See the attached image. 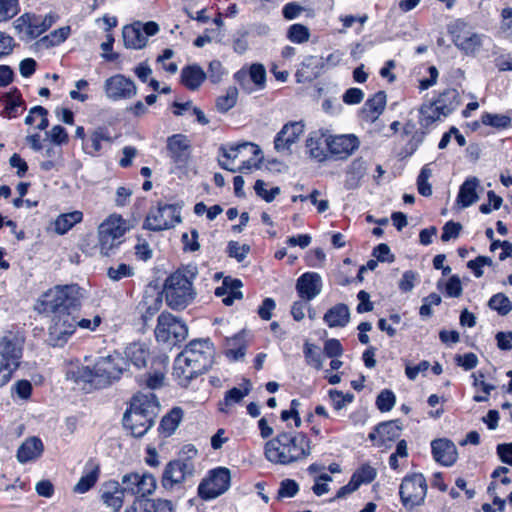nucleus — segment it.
<instances>
[{"instance_id": "obj_45", "label": "nucleus", "mask_w": 512, "mask_h": 512, "mask_svg": "<svg viewBox=\"0 0 512 512\" xmlns=\"http://www.w3.org/2000/svg\"><path fill=\"white\" fill-rule=\"evenodd\" d=\"M99 477V468L94 466L89 472L83 475L75 484L73 491L75 493L83 494L89 491L97 482Z\"/></svg>"}, {"instance_id": "obj_35", "label": "nucleus", "mask_w": 512, "mask_h": 512, "mask_svg": "<svg viewBox=\"0 0 512 512\" xmlns=\"http://www.w3.org/2000/svg\"><path fill=\"white\" fill-rule=\"evenodd\" d=\"M479 180L476 177L468 178L460 186L457 196V203L466 208L474 204L478 200L477 187Z\"/></svg>"}, {"instance_id": "obj_48", "label": "nucleus", "mask_w": 512, "mask_h": 512, "mask_svg": "<svg viewBox=\"0 0 512 512\" xmlns=\"http://www.w3.org/2000/svg\"><path fill=\"white\" fill-rule=\"evenodd\" d=\"M377 475L376 469L368 464H363L359 467L352 475V481L357 484V487L361 484H368L372 482Z\"/></svg>"}, {"instance_id": "obj_25", "label": "nucleus", "mask_w": 512, "mask_h": 512, "mask_svg": "<svg viewBox=\"0 0 512 512\" xmlns=\"http://www.w3.org/2000/svg\"><path fill=\"white\" fill-rule=\"evenodd\" d=\"M204 373L202 370H197L191 361L180 353L174 361L173 377L180 386L187 387L191 380Z\"/></svg>"}, {"instance_id": "obj_44", "label": "nucleus", "mask_w": 512, "mask_h": 512, "mask_svg": "<svg viewBox=\"0 0 512 512\" xmlns=\"http://www.w3.org/2000/svg\"><path fill=\"white\" fill-rule=\"evenodd\" d=\"M442 118H445L444 114L441 113L435 101L422 104L420 108L421 126L429 127L430 125H432L436 121L441 120Z\"/></svg>"}, {"instance_id": "obj_54", "label": "nucleus", "mask_w": 512, "mask_h": 512, "mask_svg": "<svg viewBox=\"0 0 512 512\" xmlns=\"http://www.w3.org/2000/svg\"><path fill=\"white\" fill-rule=\"evenodd\" d=\"M34 114H37V116L41 118L37 128L39 130H45L49 125V121L47 119L48 111L42 106H35L31 108L25 118V123L27 125H32L34 123Z\"/></svg>"}, {"instance_id": "obj_6", "label": "nucleus", "mask_w": 512, "mask_h": 512, "mask_svg": "<svg viewBox=\"0 0 512 512\" xmlns=\"http://www.w3.org/2000/svg\"><path fill=\"white\" fill-rule=\"evenodd\" d=\"M24 338L9 332L0 338V387L9 382L22 356Z\"/></svg>"}, {"instance_id": "obj_31", "label": "nucleus", "mask_w": 512, "mask_h": 512, "mask_svg": "<svg viewBox=\"0 0 512 512\" xmlns=\"http://www.w3.org/2000/svg\"><path fill=\"white\" fill-rule=\"evenodd\" d=\"M242 282L238 279L225 278L222 286L216 288L215 295L223 297L222 301L226 306H230L234 303L235 299H241L243 297L240 288Z\"/></svg>"}, {"instance_id": "obj_57", "label": "nucleus", "mask_w": 512, "mask_h": 512, "mask_svg": "<svg viewBox=\"0 0 512 512\" xmlns=\"http://www.w3.org/2000/svg\"><path fill=\"white\" fill-rule=\"evenodd\" d=\"M396 402L394 393L391 390H383L377 396L376 405L381 412L390 411Z\"/></svg>"}, {"instance_id": "obj_51", "label": "nucleus", "mask_w": 512, "mask_h": 512, "mask_svg": "<svg viewBox=\"0 0 512 512\" xmlns=\"http://www.w3.org/2000/svg\"><path fill=\"white\" fill-rule=\"evenodd\" d=\"M18 0H0V22L12 19L19 13Z\"/></svg>"}, {"instance_id": "obj_3", "label": "nucleus", "mask_w": 512, "mask_h": 512, "mask_svg": "<svg viewBox=\"0 0 512 512\" xmlns=\"http://www.w3.org/2000/svg\"><path fill=\"white\" fill-rule=\"evenodd\" d=\"M160 406L153 393L135 395L124 413L123 426L134 437H142L153 426Z\"/></svg>"}, {"instance_id": "obj_61", "label": "nucleus", "mask_w": 512, "mask_h": 512, "mask_svg": "<svg viewBox=\"0 0 512 512\" xmlns=\"http://www.w3.org/2000/svg\"><path fill=\"white\" fill-rule=\"evenodd\" d=\"M329 397L332 401L335 410L339 411L343 409L348 403H351L354 399L353 394H343L338 390H330Z\"/></svg>"}, {"instance_id": "obj_37", "label": "nucleus", "mask_w": 512, "mask_h": 512, "mask_svg": "<svg viewBox=\"0 0 512 512\" xmlns=\"http://www.w3.org/2000/svg\"><path fill=\"white\" fill-rule=\"evenodd\" d=\"M434 101L444 117H447L460 105V95L456 89H446Z\"/></svg>"}, {"instance_id": "obj_36", "label": "nucleus", "mask_w": 512, "mask_h": 512, "mask_svg": "<svg viewBox=\"0 0 512 512\" xmlns=\"http://www.w3.org/2000/svg\"><path fill=\"white\" fill-rule=\"evenodd\" d=\"M206 74L198 65L184 67L181 71V82L189 90H197L204 82Z\"/></svg>"}, {"instance_id": "obj_64", "label": "nucleus", "mask_w": 512, "mask_h": 512, "mask_svg": "<svg viewBox=\"0 0 512 512\" xmlns=\"http://www.w3.org/2000/svg\"><path fill=\"white\" fill-rule=\"evenodd\" d=\"M152 500L146 498H137L125 512H152Z\"/></svg>"}, {"instance_id": "obj_26", "label": "nucleus", "mask_w": 512, "mask_h": 512, "mask_svg": "<svg viewBox=\"0 0 512 512\" xmlns=\"http://www.w3.org/2000/svg\"><path fill=\"white\" fill-rule=\"evenodd\" d=\"M204 373L202 370H197L191 361L180 353L174 361L173 377L180 386L187 387L191 380Z\"/></svg>"}, {"instance_id": "obj_62", "label": "nucleus", "mask_w": 512, "mask_h": 512, "mask_svg": "<svg viewBox=\"0 0 512 512\" xmlns=\"http://www.w3.org/2000/svg\"><path fill=\"white\" fill-rule=\"evenodd\" d=\"M11 392L22 400H28L32 393V384L28 380H19L13 384Z\"/></svg>"}, {"instance_id": "obj_55", "label": "nucleus", "mask_w": 512, "mask_h": 512, "mask_svg": "<svg viewBox=\"0 0 512 512\" xmlns=\"http://www.w3.org/2000/svg\"><path fill=\"white\" fill-rule=\"evenodd\" d=\"M107 275L112 281H120L134 275V269L130 265L121 263L107 270Z\"/></svg>"}, {"instance_id": "obj_9", "label": "nucleus", "mask_w": 512, "mask_h": 512, "mask_svg": "<svg viewBox=\"0 0 512 512\" xmlns=\"http://www.w3.org/2000/svg\"><path fill=\"white\" fill-rule=\"evenodd\" d=\"M188 328L186 324L171 313H161L157 319L155 336L158 342L174 346L186 339Z\"/></svg>"}, {"instance_id": "obj_11", "label": "nucleus", "mask_w": 512, "mask_h": 512, "mask_svg": "<svg viewBox=\"0 0 512 512\" xmlns=\"http://www.w3.org/2000/svg\"><path fill=\"white\" fill-rule=\"evenodd\" d=\"M76 331V316L71 312L54 315L48 329L47 343L52 347H63Z\"/></svg>"}, {"instance_id": "obj_23", "label": "nucleus", "mask_w": 512, "mask_h": 512, "mask_svg": "<svg viewBox=\"0 0 512 512\" xmlns=\"http://www.w3.org/2000/svg\"><path fill=\"white\" fill-rule=\"evenodd\" d=\"M402 427L398 421H387L380 423L369 434V439L373 442L374 446H390L392 442L399 438Z\"/></svg>"}, {"instance_id": "obj_42", "label": "nucleus", "mask_w": 512, "mask_h": 512, "mask_svg": "<svg viewBox=\"0 0 512 512\" xmlns=\"http://www.w3.org/2000/svg\"><path fill=\"white\" fill-rule=\"evenodd\" d=\"M183 417V411L179 407L173 408L168 414H166L160 423L159 430L165 436H171L179 426V423Z\"/></svg>"}, {"instance_id": "obj_59", "label": "nucleus", "mask_w": 512, "mask_h": 512, "mask_svg": "<svg viewBox=\"0 0 512 512\" xmlns=\"http://www.w3.org/2000/svg\"><path fill=\"white\" fill-rule=\"evenodd\" d=\"M256 194L266 202H272L280 194L279 187H273L269 191L266 189V183L263 180H257L254 185Z\"/></svg>"}, {"instance_id": "obj_27", "label": "nucleus", "mask_w": 512, "mask_h": 512, "mask_svg": "<svg viewBox=\"0 0 512 512\" xmlns=\"http://www.w3.org/2000/svg\"><path fill=\"white\" fill-rule=\"evenodd\" d=\"M434 459L444 466H451L457 460V449L448 439H437L431 443Z\"/></svg>"}, {"instance_id": "obj_15", "label": "nucleus", "mask_w": 512, "mask_h": 512, "mask_svg": "<svg viewBox=\"0 0 512 512\" xmlns=\"http://www.w3.org/2000/svg\"><path fill=\"white\" fill-rule=\"evenodd\" d=\"M260 154L262 152L259 146L251 142L222 144L218 149V164L223 169L236 172L237 169L230 166L229 161L245 158L248 155L259 156Z\"/></svg>"}, {"instance_id": "obj_17", "label": "nucleus", "mask_w": 512, "mask_h": 512, "mask_svg": "<svg viewBox=\"0 0 512 512\" xmlns=\"http://www.w3.org/2000/svg\"><path fill=\"white\" fill-rule=\"evenodd\" d=\"M125 493L145 498L152 494L157 486L155 477L150 473H129L122 477Z\"/></svg>"}, {"instance_id": "obj_29", "label": "nucleus", "mask_w": 512, "mask_h": 512, "mask_svg": "<svg viewBox=\"0 0 512 512\" xmlns=\"http://www.w3.org/2000/svg\"><path fill=\"white\" fill-rule=\"evenodd\" d=\"M325 69L324 57L317 56H307L302 64L301 68L298 69L296 76L298 77V81L301 82L303 78L304 80H312L317 78Z\"/></svg>"}, {"instance_id": "obj_34", "label": "nucleus", "mask_w": 512, "mask_h": 512, "mask_svg": "<svg viewBox=\"0 0 512 512\" xmlns=\"http://www.w3.org/2000/svg\"><path fill=\"white\" fill-rule=\"evenodd\" d=\"M43 452L42 441L37 437L28 438L17 451V459L20 463H26L37 459Z\"/></svg>"}, {"instance_id": "obj_21", "label": "nucleus", "mask_w": 512, "mask_h": 512, "mask_svg": "<svg viewBox=\"0 0 512 512\" xmlns=\"http://www.w3.org/2000/svg\"><path fill=\"white\" fill-rule=\"evenodd\" d=\"M324 142L329 152L339 159L348 158L360 145L359 139L354 134L328 136Z\"/></svg>"}, {"instance_id": "obj_19", "label": "nucleus", "mask_w": 512, "mask_h": 512, "mask_svg": "<svg viewBox=\"0 0 512 512\" xmlns=\"http://www.w3.org/2000/svg\"><path fill=\"white\" fill-rule=\"evenodd\" d=\"M305 124L303 121H291L286 123L276 134L274 148L278 153L290 155L291 146L297 143L304 133Z\"/></svg>"}, {"instance_id": "obj_13", "label": "nucleus", "mask_w": 512, "mask_h": 512, "mask_svg": "<svg viewBox=\"0 0 512 512\" xmlns=\"http://www.w3.org/2000/svg\"><path fill=\"white\" fill-rule=\"evenodd\" d=\"M194 471V464L189 458L172 460L164 468L161 484L163 488L173 490L191 478Z\"/></svg>"}, {"instance_id": "obj_41", "label": "nucleus", "mask_w": 512, "mask_h": 512, "mask_svg": "<svg viewBox=\"0 0 512 512\" xmlns=\"http://www.w3.org/2000/svg\"><path fill=\"white\" fill-rule=\"evenodd\" d=\"M325 137L324 133H312L306 140V147L311 158L322 162L327 159L326 151L323 147Z\"/></svg>"}, {"instance_id": "obj_22", "label": "nucleus", "mask_w": 512, "mask_h": 512, "mask_svg": "<svg viewBox=\"0 0 512 512\" xmlns=\"http://www.w3.org/2000/svg\"><path fill=\"white\" fill-rule=\"evenodd\" d=\"M167 152L177 166H184L191 153V141L184 134H174L167 138Z\"/></svg>"}, {"instance_id": "obj_16", "label": "nucleus", "mask_w": 512, "mask_h": 512, "mask_svg": "<svg viewBox=\"0 0 512 512\" xmlns=\"http://www.w3.org/2000/svg\"><path fill=\"white\" fill-rule=\"evenodd\" d=\"M53 22L54 20L51 15L42 17L26 13L16 20L15 28L21 34V39L28 41L43 34L51 27Z\"/></svg>"}, {"instance_id": "obj_47", "label": "nucleus", "mask_w": 512, "mask_h": 512, "mask_svg": "<svg viewBox=\"0 0 512 512\" xmlns=\"http://www.w3.org/2000/svg\"><path fill=\"white\" fill-rule=\"evenodd\" d=\"M238 99V89L235 86L227 88L225 95H222L216 100V107L220 112H227L233 108Z\"/></svg>"}, {"instance_id": "obj_49", "label": "nucleus", "mask_w": 512, "mask_h": 512, "mask_svg": "<svg viewBox=\"0 0 512 512\" xmlns=\"http://www.w3.org/2000/svg\"><path fill=\"white\" fill-rule=\"evenodd\" d=\"M488 305L491 309L497 311L500 315L505 316L512 310V302L503 293L493 295Z\"/></svg>"}, {"instance_id": "obj_5", "label": "nucleus", "mask_w": 512, "mask_h": 512, "mask_svg": "<svg viewBox=\"0 0 512 512\" xmlns=\"http://www.w3.org/2000/svg\"><path fill=\"white\" fill-rule=\"evenodd\" d=\"M81 289L76 284L56 285L47 290L38 299V311L59 314L70 312L80 305Z\"/></svg>"}, {"instance_id": "obj_39", "label": "nucleus", "mask_w": 512, "mask_h": 512, "mask_svg": "<svg viewBox=\"0 0 512 512\" xmlns=\"http://www.w3.org/2000/svg\"><path fill=\"white\" fill-rule=\"evenodd\" d=\"M366 165L362 159H355L351 162L346 172L345 188L348 190L356 189L365 175Z\"/></svg>"}, {"instance_id": "obj_40", "label": "nucleus", "mask_w": 512, "mask_h": 512, "mask_svg": "<svg viewBox=\"0 0 512 512\" xmlns=\"http://www.w3.org/2000/svg\"><path fill=\"white\" fill-rule=\"evenodd\" d=\"M83 219L81 211H73L59 215L54 223L55 232L63 235L68 232L74 225L80 223Z\"/></svg>"}, {"instance_id": "obj_50", "label": "nucleus", "mask_w": 512, "mask_h": 512, "mask_svg": "<svg viewBox=\"0 0 512 512\" xmlns=\"http://www.w3.org/2000/svg\"><path fill=\"white\" fill-rule=\"evenodd\" d=\"M287 38L296 44H302L310 39V31L308 27L302 24H293L287 31Z\"/></svg>"}, {"instance_id": "obj_8", "label": "nucleus", "mask_w": 512, "mask_h": 512, "mask_svg": "<svg viewBox=\"0 0 512 512\" xmlns=\"http://www.w3.org/2000/svg\"><path fill=\"white\" fill-rule=\"evenodd\" d=\"M181 222L180 208L173 204L158 203L151 207L143 223L150 231H163L175 227Z\"/></svg>"}, {"instance_id": "obj_33", "label": "nucleus", "mask_w": 512, "mask_h": 512, "mask_svg": "<svg viewBox=\"0 0 512 512\" xmlns=\"http://www.w3.org/2000/svg\"><path fill=\"white\" fill-rule=\"evenodd\" d=\"M124 493L123 487H120L118 482L110 481L104 485L101 498L107 507L118 511L123 505Z\"/></svg>"}, {"instance_id": "obj_43", "label": "nucleus", "mask_w": 512, "mask_h": 512, "mask_svg": "<svg viewBox=\"0 0 512 512\" xmlns=\"http://www.w3.org/2000/svg\"><path fill=\"white\" fill-rule=\"evenodd\" d=\"M251 391V383L246 380L243 388L234 387L226 392L224 402L221 404L220 411L228 412V407L240 403Z\"/></svg>"}, {"instance_id": "obj_32", "label": "nucleus", "mask_w": 512, "mask_h": 512, "mask_svg": "<svg viewBox=\"0 0 512 512\" xmlns=\"http://www.w3.org/2000/svg\"><path fill=\"white\" fill-rule=\"evenodd\" d=\"M386 106V94L379 91L369 98L362 109V116L367 122H374L382 114Z\"/></svg>"}, {"instance_id": "obj_24", "label": "nucleus", "mask_w": 512, "mask_h": 512, "mask_svg": "<svg viewBox=\"0 0 512 512\" xmlns=\"http://www.w3.org/2000/svg\"><path fill=\"white\" fill-rule=\"evenodd\" d=\"M322 278L316 272L302 274L296 282V291L304 301H311L322 291Z\"/></svg>"}, {"instance_id": "obj_58", "label": "nucleus", "mask_w": 512, "mask_h": 512, "mask_svg": "<svg viewBox=\"0 0 512 512\" xmlns=\"http://www.w3.org/2000/svg\"><path fill=\"white\" fill-rule=\"evenodd\" d=\"M249 78L259 89H263L266 82V70L262 64H252L249 68Z\"/></svg>"}, {"instance_id": "obj_46", "label": "nucleus", "mask_w": 512, "mask_h": 512, "mask_svg": "<svg viewBox=\"0 0 512 512\" xmlns=\"http://www.w3.org/2000/svg\"><path fill=\"white\" fill-rule=\"evenodd\" d=\"M303 353L305 361L309 366L315 368L316 370L322 369L323 358L319 348L315 344L306 342L304 344Z\"/></svg>"}, {"instance_id": "obj_28", "label": "nucleus", "mask_w": 512, "mask_h": 512, "mask_svg": "<svg viewBox=\"0 0 512 512\" xmlns=\"http://www.w3.org/2000/svg\"><path fill=\"white\" fill-rule=\"evenodd\" d=\"M122 36L125 47L129 49H142L148 42L147 37L143 33L141 22L124 26Z\"/></svg>"}, {"instance_id": "obj_60", "label": "nucleus", "mask_w": 512, "mask_h": 512, "mask_svg": "<svg viewBox=\"0 0 512 512\" xmlns=\"http://www.w3.org/2000/svg\"><path fill=\"white\" fill-rule=\"evenodd\" d=\"M250 251V246L247 244L240 245L236 241H230L228 243L227 252L232 258H235L238 262H242Z\"/></svg>"}, {"instance_id": "obj_52", "label": "nucleus", "mask_w": 512, "mask_h": 512, "mask_svg": "<svg viewBox=\"0 0 512 512\" xmlns=\"http://www.w3.org/2000/svg\"><path fill=\"white\" fill-rule=\"evenodd\" d=\"M481 121L484 125L495 128H507L511 124L510 117L503 114L484 113Z\"/></svg>"}, {"instance_id": "obj_53", "label": "nucleus", "mask_w": 512, "mask_h": 512, "mask_svg": "<svg viewBox=\"0 0 512 512\" xmlns=\"http://www.w3.org/2000/svg\"><path fill=\"white\" fill-rule=\"evenodd\" d=\"M70 34V27H61L52 31L49 35L43 37L41 39L42 43H45L47 46H57L64 42Z\"/></svg>"}, {"instance_id": "obj_38", "label": "nucleus", "mask_w": 512, "mask_h": 512, "mask_svg": "<svg viewBox=\"0 0 512 512\" xmlns=\"http://www.w3.org/2000/svg\"><path fill=\"white\" fill-rule=\"evenodd\" d=\"M126 361H130L136 367L141 368L146 366L149 357V350L145 343H131L125 349Z\"/></svg>"}, {"instance_id": "obj_1", "label": "nucleus", "mask_w": 512, "mask_h": 512, "mask_svg": "<svg viewBox=\"0 0 512 512\" xmlns=\"http://www.w3.org/2000/svg\"><path fill=\"white\" fill-rule=\"evenodd\" d=\"M311 454V441L304 433L282 432L265 444V456L274 464L290 465Z\"/></svg>"}, {"instance_id": "obj_30", "label": "nucleus", "mask_w": 512, "mask_h": 512, "mask_svg": "<svg viewBox=\"0 0 512 512\" xmlns=\"http://www.w3.org/2000/svg\"><path fill=\"white\" fill-rule=\"evenodd\" d=\"M323 320L330 328H343L350 321V310L347 305L338 303L327 310Z\"/></svg>"}, {"instance_id": "obj_4", "label": "nucleus", "mask_w": 512, "mask_h": 512, "mask_svg": "<svg viewBox=\"0 0 512 512\" xmlns=\"http://www.w3.org/2000/svg\"><path fill=\"white\" fill-rule=\"evenodd\" d=\"M127 361L119 352H113L97 358L92 367L85 366L78 370V378L93 384L96 388H103L113 381L120 379L127 370Z\"/></svg>"}, {"instance_id": "obj_18", "label": "nucleus", "mask_w": 512, "mask_h": 512, "mask_svg": "<svg viewBox=\"0 0 512 512\" xmlns=\"http://www.w3.org/2000/svg\"><path fill=\"white\" fill-rule=\"evenodd\" d=\"M466 26V23L462 21L456 23V30L453 32V42L465 55L474 56L480 51L484 36L466 29Z\"/></svg>"}, {"instance_id": "obj_7", "label": "nucleus", "mask_w": 512, "mask_h": 512, "mask_svg": "<svg viewBox=\"0 0 512 512\" xmlns=\"http://www.w3.org/2000/svg\"><path fill=\"white\" fill-rule=\"evenodd\" d=\"M128 230L126 220L118 214H112L98 227V240L101 254L108 256L112 249L121 243Z\"/></svg>"}, {"instance_id": "obj_56", "label": "nucleus", "mask_w": 512, "mask_h": 512, "mask_svg": "<svg viewBox=\"0 0 512 512\" xmlns=\"http://www.w3.org/2000/svg\"><path fill=\"white\" fill-rule=\"evenodd\" d=\"M22 106L23 102L21 101L20 97L9 95L7 96L6 104L2 114L4 117L14 118L23 109Z\"/></svg>"}, {"instance_id": "obj_20", "label": "nucleus", "mask_w": 512, "mask_h": 512, "mask_svg": "<svg viewBox=\"0 0 512 512\" xmlns=\"http://www.w3.org/2000/svg\"><path fill=\"white\" fill-rule=\"evenodd\" d=\"M106 96L114 101L131 99L137 94L135 83L122 74L108 78L104 83Z\"/></svg>"}, {"instance_id": "obj_14", "label": "nucleus", "mask_w": 512, "mask_h": 512, "mask_svg": "<svg viewBox=\"0 0 512 512\" xmlns=\"http://www.w3.org/2000/svg\"><path fill=\"white\" fill-rule=\"evenodd\" d=\"M197 370L206 372L213 363L214 346L209 339H196L189 342L181 352Z\"/></svg>"}, {"instance_id": "obj_2", "label": "nucleus", "mask_w": 512, "mask_h": 512, "mask_svg": "<svg viewBox=\"0 0 512 512\" xmlns=\"http://www.w3.org/2000/svg\"><path fill=\"white\" fill-rule=\"evenodd\" d=\"M197 267L188 265L177 269L164 282L163 294L166 304L173 310H183L196 298L193 281L197 276Z\"/></svg>"}, {"instance_id": "obj_10", "label": "nucleus", "mask_w": 512, "mask_h": 512, "mask_svg": "<svg viewBox=\"0 0 512 512\" xmlns=\"http://www.w3.org/2000/svg\"><path fill=\"white\" fill-rule=\"evenodd\" d=\"M399 494L401 502L407 509H413L422 504L427 494V483L423 474L407 475L402 480Z\"/></svg>"}, {"instance_id": "obj_63", "label": "nucleus", "mask_w": 512, "mask_h": 512, "mask_svg": "<svg viewBox=\"0 0 512 512\" xmlns=\"http://www.w3.org/2000/svg\"><path fill=\"white\" fill-rule=\"evenodd\" d=\"M102 141H110L109 133L104 128H97L90 135L91 147L93 149L92 153H97L101 150Z\"/></svg>"}, {"instance_id": "obj_12", "label": "nucleus", "mask_w": 512, "mask_h": 512, "mask_svg": "<svg viewBox=\"0 0 512 512\" xmlns=\"http://www.w3.org/2000/svg\"><path fill=\"white\" fill-rule=\"evenodd\" d=\"M231 482V472L226 467L211 470L198 487V494L204 500H211L225 493Z\"/></svg>"}]
</instances>
